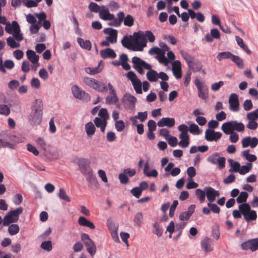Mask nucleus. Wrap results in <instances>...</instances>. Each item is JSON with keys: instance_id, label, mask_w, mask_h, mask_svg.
Wrapping results in <instances>:
<instances>
[{"instance_id": "37", "label": "nucleus", "mask_w": 258, "mask_h": 258, "mask_svg": "<svg viewBox=\"0 0 258 258\" xmlns=\"http://www.w3.org/2000/svg\"><path fill=\"white\" fill-rule=\"evenodd\" d=\"M249 153V150H246L243 151L241 154L242 156L249 162H251L255 161L257 159L256 156L253 154H250Z\"/></svg>"}, {"instance_id": "51", "label": "nucleus", "mask_w": 258, "mask_h": 258, "mask_svg": "<svg viewBox=\"0 0 258 258\" xmlns=\"http://www.w3.org/2000/svg\"><path fill=\"white\" fill-rule=\"evenodd\" d=\"M196 195L201 203H203L205 201L206 195L205 190L203 191L201 189H197L196 190Z\"/></svg>"}, {"instance_id": "41", "label": "nucleus", "mask_w": 258, "mask_h": 258, "mask_svg": "<svg viewBox=\"0 0 258 258\" xmlns=\"http://www.w3.org/2000/svg\"><path fill=\"white\" fill-rule=\"evenodd\" d=\"M132 84L134 86V88L138 94H142V82L139 79H137L135 81H132Z\"/></svg>"}, {"instance_id": "8", "label": "nucleus", "mask_w": 258, "mask_h": 258, "mask_svg": "<svg viewBox=\"0 0 258 258\" xmlns=\"http://www.w3.org/2000/svg\"><path fill=\"white\" fill-rule=\"evenodd\" d=\"M195 84L198 88V94L200 98L205 99L208 97V87L204 81L199 79L195 80Z\"/></svg>"}, {"instance_id": "47", "label": "nucleus", "mask_w": 258, "mask_h": 258, "mask_svg": "<svg viewBox=\"0 0 258 258\" xmlns=\"http://www.w3.org/2000/svg\"><path fill=\"white\" fill-rule=\"evenodd\" d=\"M40 247L47 251H50L52 249L51 241L47 240L42 242L40 245Z\"/></svg>"}, {"instance_id": "45", "label": "nucleus", "mask_w": 258, "mask_h": 258, "mask_svg": "<svg viewBox=\"0 0 258 258\" xmlns=\"http://www.w3.org/2000/svg\"><path fill=\"white\" fill-rule=\"evenodd\" d=\"M8 45L12 48H18L20 47V43L16 42L15 40L12 37H9L7 39Z\"/></svg>"}, {"instance_id": "31", "label": "nucleus", "mask_w": 258, "mask_h": 258, "mask_svg": "<svg viewBox=\"0 0 258 258\" xmlns=\"http://www.w3.org/2000/svg\"><path fill=\"white\" fill-rule=\"evenodd\" d=\"M121 42L122 46L125 48L131 49L132 47H131L130 44L133 43V35H130L129 36H124Z\"/></svg>"}, {"instance_id": "42", "label": "nucleus", "mask_w": 258, "mask_h": 258, "mask_svg": "<svg viewBox=\"0 0 258 258\" xmlns=\"http://www.w3.org/2000/svg\"><path fill=\"white\" fill-rule=\"evenodd\" d=\"M233 55V54L230 52L225 51L219 53L217 56V58L219 61H221L223 59L230 58L231 59Z\"/></svg>"}, {"instance_id": "20", "label": "nucleus", "mask_w": 258, "mask_h": 258, "mask_svg": "<svg viewBox=\"0 0 258 258\" xmlns=\"http://www.w3.org/2000/svg\"><path fill=\"white\" fill-rule=\"evenodd\" d=\"M174 124V119L169 117H163L157 122V125L159 127L166 126L168 127H172Z\"/></svg>"}, {"instance_id": "50", "label": "nucleus", "mask_w": 258, "mask_h": 258, "mask_svg": "<svg viewBox=\"0 0 258 258\" xmlns=\"http://www.w3.org/2000/svg\"><path fill=\"white\" fill-rule=\"evenodd\" d=\"M231 60L239 68L241 69L243 68V60L239 56L233 55Z\"/></svg>"}, {"instance_id": "63", "label": "nucleus", "mask_w": 258, "mask_h": 258, "mask_svg": "<svg viewBox=\"0 0 258 258\" xmlns=\"http://www.w3.org/2000/svg\"><path fill=\"white\" fill-rule=\"evenodd\" d=\"M208 206L210 210L214 213L218 214L220 212V208L215 204L211 203H208Z\"/></svg>"}, {"instance_id": "48", "label": "nucleus", "mask_w": 258, "mask_h": 258, "mask_svg": "<svg viewBox=\"0 0 258 258\" xmlns=\"http://www.w3.org/2000/svg\"><path fill=\"white\" fill-rule=\"evenodd\" d=\"M134 18L131 15H127L124 17L123 24L125 26L131 27L134 25Z\"/></svg>"}, {"instance_id": "14", "label": "nucleus", "mask_w": 258, "mask_h": 258, "mask_svg": "<svg viewBox=\"0 0 258 258\" xmlns=\"http://www.w3.org/2000/svg\"><path fill=\"white\" fill-rule=\"evenodd\" d=\"M103 32L109 36L106 37V39L111 43H115L117 41V31L111 28H107L104 29Z\"/></svg>"}, {"instance_id": "16", "label": "nucleus", "mask_w": 258, "mask_h": 258, "mask_svg": "<svg viewBox=\"0 0 258 258\" xmlns=\"http://www.w3.org/2000/svg\"><path fill=\"white\" fill-rule=\"evenodd\" d=\"M214 245L212 240L209 237H205L201 241V247L205 253L211 252L214 249Z\"/></svg>"}, {"instance_id": "22", "label": "nucleus", "mask_w": 258, "mask_h": 258, "mask_svg": "<svg viewBox=\"0 0 258 258\" xmlns=\"http://www.w3.org/2000/svg\"><path fill=\"white\" fill-rule=\"evenodd\" d=\"M26 55L28 59L33 64H37V66H39L38 62L39 56L37 55L35 52L32 50H28L26 51Z\"/></svg>"}, {"instance_id": "21", "label": "nucleus", "mask_w": 258, "mask_h": 258, "mask_svg": "<svg viewBox=\"0 0 258 258\" xmlns=\"http://www.w3.org/2000/svg\"><path fill=\"white\" fill-rule=\"evenodd\" d=\"M220 37V34L217 29L214 28L211 30V33L207 34L205 36V39L207 42H211L213 41V39H219Z\"/></svg>"}, {"instance_id": "55", "label": "nucleus", "mask_w": 258, "mask_h": 258, "mask_svg": "<svg viewBox=\"0 0 258 258\" xmlns=\"http://www.w3.org/2000/svg\"><path fill=\"white\" fill-rule=\"evenodd\" d=\"M149 53L151 55L156 54L159 56V55H160L161 53H162V54L163 55L164 54H165V52H164V51L162 50L161 48L158 47H152L150 49V50L149 51Z\"/></svg>"}, {"instance_id": "32", "label": "nucleus", "mask_w": 258, "mask_h": 258, "mask_svg": "<svg viewBox=\"0 0 258 258\" xmlns=\"http://www.w3.org/2000/svg\"><path fill=\"white\" fill-rule=\"evenodd\" d=\"M178 129L181 133H187L189 131L191 134H194V123L190 124L189 127L184 124H181L178 127Z\"/></svg>"}, {"instance_id": "11", "label": "nucleus", "mask_w": 258, "mask_h": 258, "mask_svg": "<svg viewBox=\"0 0 258 258\" xmlns=\"http://www.w3.org/2000/svg\"><path fill=\"white\" fill-rule=\"evenodd\" d=\"M219 154L216 153L210 156L207 160L213 164H218V168L221 169L225 167V158L224 157H219Z\"/></svg>"}, {"instance_id": "38", "label": "nucleus", "mask_w": 258, "mask_h": 258, "mask_svg": "<svg viewBox=\"0 0 258 258\" xmlns=\"http://www.w3.org/2000/svg\"><path fill=\"white\" fill-rule=\"evenodd\" d=\"M188 14L186 12L182 13L180 17H181L182 20L183 22H186L189 19L190 17L191 19H194V9H188Z\"/></svg>"}, {"instance_id": "30", "label": "nucleus", "mask_w": 258, "mask_h": 258, "mask_svg": "<svg viewBox=\"0 0 258 258\" xmlns=\"http://www.w3.org/2000/svg\"><path fill=\"white\" fill-rule=\"evenodd\" d=\"M149 71L147 73V78L148 80L152 82H156L158 78V73L155 70L152 69L149 70Z\"/></svg>"}, {"instance_id": "36", "label": "nucleus", "mask_w": 258, "mask_h": 258, "mask_svg": "<svg viewBox=\"0 0 258 258\" xmlns=\"http://www.w3.org/2000/svg\"><path fill=\"white\" fill-rule=\"evenodd\" d=\"M235 39L237 41V44L243 49L247 54H251V52L248 48L247 46L244 44L243 39L240 37L236 36Z\"/></svg>"}, {"instance_id": "1", "label": "nucleus", "mask_w": 258, "mask_h": 258, "mask_svg": "<svg viewBox=\"0 0 258 258\" xmlns=\"http://www.w3.org/2000/svg\"><path fill=\"white\" fill-rule=\"evenodd\" d=\"M43 105L42 100L36 99L31 107V111L28 116V120L32 125H39L42 118Z\"/></svg>"}, {"instance_id": "3", "label": "nucleus", "mask_w": 258, "mask_h": 258, "mask_svg": "<svg viewBox=\"0 0 258 258\" xmlns=\"http://www.w3.org/2000/svg\"><path fill=\"white\" fill-rule=\"evenodd\" d=\"M83 82L89 87L99 92L104 93L108 90L107 86L104 82L99 81L94 78L88 77H84Z\"/></svg>"}, {"instance_id": "29", "label": "nucleus", "mask_w": 258, "mask_h": 258, "mask_svg": "<svg viewBox=\"0 0 258 258\" xmlns=\"http://www.w3.org/2000/svg\"><path fill=\"white\" fill-rule=\"evenodd\" d=\"M85 245L87 247L88 252L91 256H93L96 251V247L93 241L91 240L89 242L86 241Z\"/></svg>"}, {"instance_id": "4", "label": "nucleus", "mask_w": 258, "mask_h": 258, "mask_svg": "<svg viewBox=\"0 0 258 258\" xmlns=\"http://www.w3.org/2000/svg\"><path fill=\"white\" fill-rule=\"evenodd\" d=\"M23 211V208L20 207L14 210L9 211L4 217L3 225L8 226L11 224L16 223L19 219V216Z\"/></svg>"}, {"instance_id": "49", "label": "nucleus", "mask_w": 258, "mask_h": 258, "mask_svg": "<svg viewBox=\"0 0 258 258\" xmlns=\"http://www.w3.org/2000/svg\"><path fill=\"white\" fill-rule=\"evenodd\" d=\"M246 118L248 120L255 121L258 119L257 109L248 113L246 115Z\"/></svg>"}, {"instance_id": "43", "label": "nucleus", "mask_w": 258, "mask_h": 258, "mask_svg": "<svg viewBox=\"0 0 258 258\" xmlns=\"http://www.w3.org/2000/svg\"><path fill=\"white\" fill-rule=\"evenodd\" d=\"M248 196V194L246 192L242 191L236 198V201L238 203L244 204L246 201Z\"/></svg>"}, {"instance_id": "40", "label": "nucleus", "mask_w": 258, "mask_h": 258, "mask_svg": "<svg viewBox=\"0 0 258 258\" xmlns=\"http://www.w3.org/2000/svg\"><path fill=\"white\" fill-rule=\"evenodd\" d=\"M8 232L11 235H14L19 233L20 230V227L17 224H10L9 225Z\"/></svg>"}, {"instance_id": "62", "label": "nucleus", "mask_w": 258, "mask_h": 258, "mask_svg": "<svg viewBox=\"0 0 258 258\" xmlns=\"http://www.w3.org/2000/svg\"><path fill=\"white\" fill-rule=\"evenodd\" d=\"M13 201L16 205H19L23 201V197L20 194H17L13 198Z\"/></svg>"}, {"instance_id": "59", "label": "nucleus", "mask_w": 258, "mask_h": 258, "mask_svg": "<svg viewBox=\"0 0 258 258\" xmlns=\"http://www.w3.org/2000/svg\"><path fill=\"white\" fill-rule=\"evenodd\" d=\"M135 116L136 118L140 119L141 122H144L147 118L148 112L147 111L139 112L138 115Z\"/></svg>"}, {"instance_id": "56", "label": "nucleus", "mask_w": 258, "mask_h": 258, "mask_svg": "<svg viewBox=\"0 0 258 258\" xmlns=\"http://www.w3.org/2000/svg\"><path fill=\"white\" fill-rule=\"evenodd\" d=\"M120 182L122 184H126L128 182L129 178L123 172L120 173L118 176Z\"/></svg>"}, {"instance_id": "58", "label": "nucleus", "mask_w": 258, "mask_h": 258, "mask_svg": "<svg viewBox=\"0 0 258 258\" xmlns=\"http://www.w3.org/2000/svg\"><path fill=\"white\" fill-rule=\"evenodd\" d=\"M10 113V109L7 105L0 104V114L8 115Z\"/></svg>"}, {"instance_id": "54", "label": "nucleus", "mask_w": 258, "mask_h": 258, "mask_svg": "<svg viewBox=\"0 0 258 258\" xmlns=\"http://www.w3.org/2000/svg\"><path fill=\"white\" fill-rule=\"evenodd\" d=\"M118 101L117 96H107L106 97V102L108 104H115Z\"/></svg>"}, {"instance_id": "7", "label": "nucleus", "mask_w": 258, "mask_h": 258, "mask_svg": "<svg viewBox=\"0 0 258 258\" xmlns=\"http://www.w3.org/2000/svg\"><path fill=\"white\" fill-rule=\"evenodd\" d=\"M74 96L78 99L85 102H88L91 100V96L89 93L83 90L77 85H73L71 88Z\"/></svg>"}, {"instance_id": "24", "label": "nucleus", "mask_w": 258, "mask_h": 258, "mask_svg": "<svg viewBox=\"0 0 258 258\" xmlns=\"http://www.w3.org/2000/svg\"><path fill=\"white\" fill-rule=\"evenodd\" d=\"M100 54L101 56L103 58H114L116 56V54L114 51L110 48H106L104 50H101L100 51Z\"/></svg>"}, {"instance_id": "53", "label": "nucleus", "mask_w": 258, "mask_h": 258, "mask_svg": "<svg viewBox=\"0 0 258 258\" xmlns=\"http://www.w3.org/2000/svg\"><path fill=\"white\" fill-rule=\"evenodd\" d=\"M115 127L117 131L121 132L125 128V123L122 120H116L115 122Z\"/></svg>"}, {"instance_id": "60", "label": "nucleus", "mask_w": 258, "mask_h": 258, "mask_svg": "<svg viewBox=\"0 0 258 258\" xmlns=\"http://www.w3.org/2000/svg\"><path fill=\"white\" fill-rule=\"evenodd\" d=\"M243 107L245 111L250 110L253 107L252 101L249 99L245 100L243 102Z\"/></svg>"}, {"instance_id": "6", "label": "nucleus", "mask_w": 258, "mask_h": 258, "mask_svg": "<svg viewBox=\"0 0 258 258\" xmlns=\"http://www.w3.org/2000/svg\"><path fill=\"white\" fill-rule=\"evenodd\" d=\"M239 209L246 221L249 222L256 219V212L251 210L250 207L247 203L240 204L239 206Z\"/></svg>"}, {"instance_id": "57", "label": "nucleus", "mask_w": 258, "mask_h": 258, "mask_svg": "<svg viewBox=\"0 0 258 258\" xmlns=\"http://www.w3.org/2000/svg\"><path fill=\"white\" fill-rule=\"evenodd\" d=\"M153 227L154 228V230L153 231V233L156 234L158 237H160L162 236L163 233V230L161 228L158 224L157 222H156L154 224Z\"/></svg>"}, {"instance_id": "34", "label": "nucleus", "mask_w": 258, "mask_h": 258, "mask_svg": "<svg viewBox=\"0 0 258 258\" xmlns=\"http://www.w3.org/2000/svg\"><path fill=\"white\" fill-rule=\"evenodd\" d=\"M143 215L142 212L137 213L134 217V223L135 226L137 227H141L143 221Z\"/></svg>"}, {"instance_id": "18", "label": "nucleus", "mask_w": 258, "mask_h": 258, "mask_svg": "<svg viewBox=\"0 0 258 258\" xmlns=\"http://www.w3.org/2000/svg\"><path fill=\"white\" fill-rule=\"evenodd\" d=\"M258 144V139L256 137L251 138L247 137L243 139L242 141V146L243 148H246L250 146L252 148H255Z\"/></svg>"}, {"instance_id": "28", "label": "nucleus", "mask_w": 258, "mask_h": 258, "mask_svg": "<svg viewBox=\"0 0 258 258\" xmlns=\"http://www.w3.org/2000/svg\"><path fill=\"white\" fill-rule=\"evenodd\" d=\"M77 42L80 45V47L83 49L90 50L92 47L91 43L90 40L84 41L83 39L81 38H77Z\"/></svg>"}, {"instance_id": "39", "label": "nucleus", "mask_w": 258, "mask_h": 258, "mask_svg": "<svg viewBox=\"0 0 258 258\" xmlns=\"http://www.w3.org/2000/svg\"><path fill=\"white\" fill-rule=\"evenodd\" d=\"M228 162L229 163L232 169H230V172H238L240 168V164L238 162H235L232 159H229Z\"/></svg>"}, {"instance_id": "19", "label": "nucleus", "mask_w": 258, "mask_h": 258, "mask_svg": "<svg viewBox=\"0 0 258 258\" xmlns=\"http://www.w3.org/2000/svg\"><path fill=\"white\" fill-rule=\"evenodd\" d=\"M205 191L209 203L213 202L217 197H219V192L218 190H216L215 189L211 187H206L205 188Z\"/></svg>"}, {"instance_id": "25", "label": "nucleus", "mask_w": 258, "mask_h": 258, "mask_svg": "<svg viewBox=\"0 0 258 258\" xmlns=\"http://www.w3.org/2000/svg\"><path fill=\"white\" fill-rule=\"evenodd\" d=\"M193 213L194 205H191L189 207L188 211L182 212L179 214V218L181 221H187L189 219Z\"/></svg>"}, {"instance_id": "9", "label": "nucleus", "mask_w": 258, "mask_h": 258, "mask_svg": "<svg viewBox=\"0 0 258 258\" xmlns=\"http://www.w3.org/2000/svg\"><path fill=\"white\" fill-rule=\"evenodd\" d=\"M77 161L79 171L82 174L92 171V169L90 166V161L88 159L79 158L77 159Z\"/></svg>"}, {"instance_id": "46", "label": "nucleus", "mask_w": 258, "mask_h": 258, "mask_svg": "<svg viewBox=\"0 0 258 258\" xmlns=\"http://www.w3.org/2000/svg\"><path fill=\"white\" fill-rule=\"evenodd\" d=\"M252 164L247 163L245 165L242 166L240 168L239 173L241 175H244L248 173L252 168Z\"/></svg>"}, {"instance_id": "17", "label": "nucleus", "mask_w": 258, "mask_h": 258, "mask_svg": "<svg viewBox=\"0 0 258 258\" xmlns=\"http://www.w3.org/2000/svg\"><path fill=\"white\" fill-rule=\"evenodd\" d=\"M137 101V100L135 96L128 93H125L121 99L122 103L124 104L129 103L128 107L131 109L135 108Z\"/></svg>"}, {"instance_id": "44", "label": "nucleus", "mask_w": 258, "mask_h": 258, "mask_svg": "<svg viewBox=\"0 0 258 258\" xmlns=\"http://www.w3.org/2000/svg\"><path fill=\"white\" fill-rule=\"evenodd\" d=\"M88 8L92 12L99 13L102 9V6H99L95 3L91 2L89 5Z\"/></svg>"}, {"instance_id": "27", "label": "nucleus", "mask_w": 258, "mask_h": 258, "mask_svg": "<svg viewBox=\"0 0 258 258\" xmlns=\"http://www.w3.org/2000/svg\"><path fill=\"white\" fill-rule=\"evenodd\" d=\"M85 128L87 135L90 138L92 137V136L94 134L96 131V128L94 124L91 121L85 124Z\"/></svg>"}, {"instance_id": "64", "label": "nucleus", "mask_w": 258, "mask_h": 258, "mask_svg": "<svg viewBox=\"0 0 258 258\" xmlns=\"http://www.w3.org/2000/svg\"><path fill=\"white\" fill-rule=\"evenodd\" d=\"M144 35L145 36V37H146L147 38L150 42H153L155 41V36L151 31H146Z\"/></svg>"}, {"instance_id": "10", "label": "nucleus", "mask_w": 258, "mask_h": 258, "mask_svg": "<svg viewBox=\"0 0 258 258\" xmlns=\"http://www.w3.org/2000/svg\"><path fill=\"white\" fill-rule=\"evenodd\" d=\"M242 249L254 252L258 250V238L249 239L241 244Z\"/></svg>"}, {"instance_id": "5", "label": "nucleus", "mask_w": 258, "mask_h": 258, "mask_svg": "<svg viewBox=\"0 0 258 258\" xmlns=\"http://www.w3.org/2000/svg\"><path fill=\"white\" fill-rule=\"evenodd\" d=\"M221 128L225 134L228 135L231 132H234V131L238 132H243L244 130L245 126L242 122H238L236 120H232L224 123Z\"/></svg>"}, {"instance_id": "33", "label": "nucleus", "mask_w": 258, "mask_h": 258, "mask_svg": "<svg viewBox=\"0 0 258 258\" xmlns=\"http://www.w3.org/2000/svg\"><path fill=\"white\" fill-rule=\"evenodd\" d=\"M100 62L98 64V66L95 68L92 67H87L86 68L85 70L86 73L91 75H94L99 73L102 70V68H101Z\"/></svg>"}, {"instance_id": "23", "label": "nucleus", "mask_w": 258, "mask_h": 258, "mask_svg": "<svg viewBox=\"0 0 258 258\" xmlns=\"http://www.w3.org/2000/svg\"><path fill=\"white\" fill-rule=\"evenodd\" d=\"M187 173L188 175L187 178V183H186V187L187 189L194 188V166H190L187 168Z\"/></svg>"}, {"instance_id": "2", "label": "nucleus", "mask_w": 258, "mask_h": 258, "mask_svg": "<svg viewBox=\"0 0 258 258\" xmlns=\"http://www.w3.org/2000/svg\"><path fill=\"white\" fill-rule=\"evenodd\" d=\"M133 43L131 49L133 51H142L147 46V40L143 32L140 31L134 32L133 35Z\"/></svg>"}, {"instance_id": "61", "label": "nucleus", "mask_w": 258, "mask_h": 258, "mask_svg": "<svg viewBox=\"0 0 258 258\" xmlns=\"http://www.w3.org/2000/svg\"><path fill=\"white\" fill-rule=\"evenodd\" d=\"M131 192L136 198H139L142 191L139 187H135L131 190Z\"/></svg>"}, {"instance_id": "26", "label": "nucleus", "mask_w": 258, "mask_h": 258, "mask_svg": "<svg viewBox=\"0 0 258 258\" xmlns=\"http://www.w3.org/2000/svg\"><path fill=\"white\" fill-rule=\"evenodd\" d=\"M78 223L81 226L87 227L91 229H93L95 228L94 224L92 222L83 216H81L79 218Z\"/></svg>"}, {"instance_id": "35", "label": "nucleus", "mask_w": 258, "mask_h": 258, "mask_svg": "<svg viewBox=\"0 0 258 258\" xmlns=\"http://www.w3.org/2000/svg\"><path fill=\"white\" fill-rule=\"evenodd\" d=\"M180 53L182 56L184 58L185 60L188 63L189 68L192 69L194 62L192 60V57L186 51L184 50H181Z\"/></svg>"}, {"instance_id": "13", "label": "nucleus", "mask_w": 258, "mask_h": 258, "mask_svg": "<svg viewBox=\"0 0 258 258\" xmlns=\"http://www.w3.org/2000/svg\"><path fill=\"white\" fill-rule=\"evenodd\" d=\"M132 62L133 63V67L135 69H137L139 68H144L146 70L151 69V66L146 62L145 60H142L139 57L134 56L132 58Z\"/></svg>"}, {"instance_id": "15", "label": "nucleus", "mask_w": 258, "mask_h": 258, "mask_svg": "<svg viewBox=\"0 0 258 258\" xmlns=\"http://www.w3.org/2000/svg\"><path fill=\"white\" fill-rule=\"evenodd\" d=\"M222 134L220 132H216L213 130L207 129L205 132V139L208 141H217L221 138Z\"/></svg>"}, {"instance_id": "12", "label": "nucleus", "mask_w": 258, "mask_h": 258, "mask_svg": "<svg viewBox=\"0 0 258 258\" xmlns=\"http://www.w3.org/2000/svg\"><path fill=\"white\" fill-rule=\"evenodd\" d=\"M229 109L233 112H238L239 110V101L238 96L236 94L232 93L229 98Z\"/></svg>"}, {"instance_id": "52", "label": "nucleus", "mask_w": 258, "mask_h": 258, "mask_svg": "<svg viewBox=\"0 0 258 258\" xmlns=\"http://www.w3.org/2000/svg\"><path fill=\"white\" fill-rule=\"evenodd\" d=\"M58 196L60 199L67 202H70L71 201L70 198L67 195L66 192L63 188L59 189Z\"/></svg>"}]
</instances>
